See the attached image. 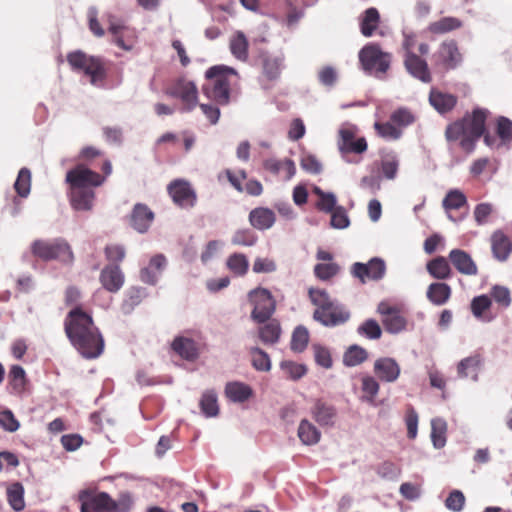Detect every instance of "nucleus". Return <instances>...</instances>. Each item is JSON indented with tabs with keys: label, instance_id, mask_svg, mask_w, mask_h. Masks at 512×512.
<instances>
[{
	"label": "nucleus",
	"instance_id": "nucleus-1",
	"mask_svg": "<svg viewBox=\"0 0 512 512\" xmlns=\"http://www.w3.org/2000/svg\"><path fill=\"white\" fill-rule=\"evenodd\" d=\"M64 329L73 347L83 357L92 359L103 352L104 340L92 316L80 306L69 311L64 321Z\"/></svg>",
	"mask_w": 512,
	"mask_h": 512
},
{
	"label": "nucleus",
	"instance_id": "nucleus-2",
	"mask_svg": "<svg viewBox=\"0 0 512 512\" xmlns=\"http://www.w3.org/2000/svg\"><path fill=\"white\" fill-rule=\"evenodd\" d=\"M205 77L207 82L202 87L204 95L218 104H227L230 87L238 78L236 70L229 66L216 65L206 71Z\"/></svg>",
	"mask_w": 512,
	"mask_h": 512
},
{
	"label": "nucleus",
	"instance_id": "nucleus-3",
	"mask_svg": "<svg viewBox=\"0 0 512 512\" xmlns=\"http://www.w3.org/2000/svg\"><path fill=\"white\" fill-rule=\"evenodd\" d=\"M311 302L317 306L313 319L324 326L334 327L347 322L350 312L342 305L334 303L322 289H309Z\"/></svg>",
	"mask_w": 512,
	"mask_h": 512
},
{
	"label": "nucleus",
	"instance_id": "nucleus-4",
	"mask_svg": "<svg viewBox=\"0 0 512 512\" xmlns=\"http://www.w3.org/2000/svg\"><path fill=\"white\" fill-rule=\"evenodd\" d=\"M31 249L36 257L44 261L59 260L71 264L74 260L71 247L64 239L36 240L32 243Z\"/></svg>",
	"mask_w": 512,
	"mask_h": 512
},
{
	"label": "nucleus",
	"instance_id": "nucleus-5",
	"mask_svg": "<svg viewBox=\"0 0 512 512\" xmlns=\"http://www.w3.org/2000/svg\"><path fill=\"white\" fill-rule=\"evenodd\" d=\"M432 61L436 71L446 73L457 69L463 61V56L455 40H445L433 54Z\"/></svg>",
	"mask_w": 512,
	"mask_h": 512
},
{
	"label": "nucleus",
	"instance_id": "nucleus-6",
	"mask_svg": "<svg viewBox=\"0 0 512 512\" xmlns=\"http://www.w3.org/2000/svg\"><path fill=\"white\" fill-rule=\"evenodd\" d=\"M488 111L483 108H476L471 114H466L462 119L467 127L468 136L462 139L460 147L467 153H471L477 140L485 132V123Z\"/></svg>",
	"mask_w": 512,
	"mask_h": 512
},
{
	"label": "nucleus",
	"instance_id": "nucleus-7",
	"mask_svg": "<svg viewBox=\"0 0 512 512\" xmlns=\"http://www.w3.org/2000/svg\"><path fill=\"white\" fill-rule=\"evenodd\" d=\"M357 126L349 123L343 124L338 131L337 147L342 155L346 157L349 154H363L368 149L367 141L364 137H357Z\"/></svg>",
	"mask_w": 512,
	"mask_h": 512
},
{
	"label": "nucleus",
	"instance_id": "nucleus-8",
	"mask_svg": "<svg viewBox=\"0 0 512 512\" xmlns=\"http://www.w3.org/2000/svg\"><path fill=\"white\" fill-rule=\"evenodd\" d=\"M359 59L366 71L385 74L390 67L391 55L383 52L378 45L369 44L362 48Z\"/></svg>",
	"mask_w": 512,
	"mask_h": 512
},
{
	"label": "nucleus",
	"instance_id": "nucleus-9",
	"mask_svg": "<svg viewBox=\"0 0 512 512\" xmlns=\"http://www.w3.org/2000/svg\"><path fill=\"white\" fill-rule=\"evenodd\" d=\"M66 182L70 186L93 189L101 186L105 182V177L91 170L86 164H78L67 172Z\"/></svg>",
	"mask_w": 512,
	"mask_h": 512
},
{
	"label": "nucleus",
	"instance_id": "nucleus-10",
	"mask_svg": "<svg viewBox=\"0 0 512 512\" xmlns=\"http://www.w3.org/2000/svg\"><path fill=\"white\" fill-rule=\"evenodd\" d=\"M377 312L381 315L382 324L387 332L397 334L406 329L407 319L399 306L383 301L379 303Z\"/></svg>",
	"mask_w": 512,
	"mask_h": 512
},
{
	"label": "nucleus",
	"instance_id": "nucleus-11",
	"mask_svg": "<svg viewBox=\"0 0 512 512\" xmlns=\"http://www.w3.org/2000/svg\"><path fill=\"white\" fill-rule=\"evenodd\" d=\"M166 95L179 98L184 107L183 110L191 111L198 102V90L194 82L185 79L177 80L165 91Z\"/></svg>",
	"mask_w": 512,
	"mask_h": 512
},
{
	"label": "nucleus",
	"instance_id": "nucleus-12",
	"mask_svg": "<svg viewBox=\"0 0 512 512\" xmlns=\"http://www.w3.org/2000/svg\"><path fill=\"white\" fill-rule=\"evenodd\" d=\"M386 272L385 262L380 258H372L368 263L356 262L352 265L351 274L362 284L367 281H378Z\"/></svg>",
	"mask_w": 512,
	"mask_h": 512
},
{
	"label": "nucleus",
	"instance_id": "nucleus-13",
	"mask_svg": "<svg viewBox=\"0 0 512 512\" xmlns=\"http://www.w3.org/2000/svg\"><path fill=\"white\" fill-rule=\"evenodd\" d=\"M81 512H111L113 499L106 492L88 490L79 493Z\"/></svg>",
	"mask_w": 512,
	"mask_h": 512
},
{
	"label": "nucleus",
	"instance_id": "nucleus-14",
	"mask_svg": "<svg viewBox=\"0 0 512 512\" xmlns=\"http://www.w3.org/2000/svg\"><path fill=\"white\" fill-rule=\"evenodd\" d=\"M173 202L182 208H191L196 202V193L187 181L175 180L168 186Z\"/></svg>",
	"mask_w": 512,
	"mask_h": 512
},
{
	"label": "nucleus",
	"instance_id": "nucleus-15",
	"mask_svg": "<svg viewBox=\"0 0 512 512\" xmlns=\"http://www.w3.org/2000/svg\"><path fill=\"white\" fill-rule=\"evenodd\" d=\"M404 67L407 72L423 83H430L432 75L425 59L421 58L415 52H409L404 55Z\"/></svg>",
	"mask_w": 512,
	"mask_h": 512
},
{
	"label": "nucleus",
	"instance_id": "nucleus-16",
	"mask_svg": "<svg viewBox=\"0 0 512 512\" xmlns=\"http://www.w3.org/2000/svg\"><path fill=\"white\" fill-rule=\"evenodd\" d=\"M448 259L462 275L476 276L479 272L478 266L471 255L462 249H452L449 252Z\"/></svg>",
	"mask_w": 512,
	"mask_h": 512
},
{
	"label": "nucleus",
	"instance_id": "nucleus-17",
	"mask_svg": "<svg viewBox=\"0 0 512 512\" xmlns=\"http://www.w3.org/2000/svg\"><path fill=\"white\" fill-rule=\"evenodd\" d=\"M493 257L499 262L508 260L512 252V239L502 230H496L490 237Z\"/></svg>",
	"mask_w": 512,
	"mask_h": 512
},
{
	"label": "nucleus",
	"instance_id": "nucleus-18",
	"mask_svg": "<svg viewBox=\"0 0 512 512\" xmlns=\"http://www.w3.org/2000/svg\"><path fill=\"white\" fill-rule=\"evenodd\" d=\"M99 280L105 290L116 293L124 284V274L118 265H107L102 269Z\"/></svg>",
	"mask_w": 512,
	"mask_h": 512
},
{
	"label": "nucleus",
	"instance_id": "nucleus-19",
	"mask_svg": "<svg viewBox=\"0 0 512 512\" xmlns=\"http://www.w3.org/2000/svg\"><path fill=\"white\" fill-rule=\"evenodd\" d=\"M263 168L275 176H280L283 180H290L296 173V166L292 159L286 158L279 160L269 158L263 161Z\"/></svg>",
	"mask_w": 512,
	"mask_h": 512
},
{
	"label": "nucleus",
	"instance_id": "nucleus-20",
	"mask_svg": "<svg viewBox=\"0 0 512 512\" xmlns=\"http://www.w3.org/2000/svg\"><path fill=\"white\" fill-rule=\"evenodd\" d=\"M69 199L73 209L89 211L93 208L95 192L93 189L70 186Z\"/></svg>",
	"mask_w": 512,
	"mask_h": 512
},
{
	"label": "nucleus",
	"instance_id": "nucleus-21",
	"mask_svg": "<svg viewBox=\"0 0 512 512\" xmlns=\"http://www.w3.org/2000/svg\"><path fill=\"white\" fill-rule=\"evenodd\" d=\"M262 75L268 81H274L279 78L284 57L281 53L273 54L269 52H261Z\"/></svg>",
	"mask_w": 512,
	"mask_h": 512
},
{
	"label": "nucleus",
	"instance_id": "nucleus-22",
	"mask_svg": "<svg viewBox=\"0 0 512 512\" xmlns=\"http://www.w3.org/2000/svg\"><path fill=\"white\" fill-rule=\"evenodd\" d=\"M374 373L382 381L394 382L400 375V366L393 358H379L374 363Z\"/></svg>",
	"mask_w": 512,
	"mask_h": 512
},
{
	"label": "nucleus",
	"instance_id": "nucleus-23",
	"mask_svg": "<svg viewBox=\"0 0 512 512\" xmlns=\"http://www.w3.org/2000/svg\"><path fill=\"white\" fill-rule=\"evenodd\" d=\"M442 207L447 213L450 220L456 222L462 220L463 217H454L452 212L468 207L467 197L459 189H451L447 192L442 201Z\"/></svg>",
	"mask_w": 512,
	"mask_h": 512
},
{
	"label": "nucleus",
	"instance_id": "nucleus-24",
	"mask_svg": "<svg viewBox=\"0 0 512 512\" xmlns=\"http://www.w3.org/2000/svg\"><path fill=\"white\" fill-rule=\"evenodd\" d=\"M154 219V213L145 205L138 203L131 213V225L140 233H145Z\"/></svg>",
	"mask_w": 512,
	"mask_h": 512
},
{
	"label": "nucleus",
	"instance_id": "nucleus-25",
	"mask_svg": "<svg viewBox=\"0 0 512 512\" xmlns=\"http://www.w3.org/2000/svg\"><path fill=\"white\" fill-rule=\"evenodd\" d=\"M450 263L449 259L444 256H437L427 262L426 270L432 278L443 282L453 275Z\"/></svg>",
	"mask_w": 512,
	"mask_h": 512
},
{
	"label": "nucleus",
	"instance_id": "nucleus-26",
	"mask_svg": "<svg viewBox=\"0 0 512 512\" xmlns=\"http://www.w3.org/2000/svg\"><path fill=\"white\" fill-rule=\"evenodd\" d=\"M276 309V301L268 289L258 287V324L271 318Z\"/></svg>",
	"mask_w": 512,
	"mask_h": 512
},
{
	"label": "nucleus",
	"instance_id": "nucleus-27",
	"mask_svg": "<svg viewBox=\"0 0 512 512\" xmlns=\"http://www.w3.org/2000/svg\"><path fill=\"white\" fill-rule=\"evenodd\" d=\"M430 104L441 114L452 111L457 105L458 98L449 93L432 89L429 94Z\"/></svg>",
	"mask_w": 512,
	"mask_h": 512
},
{
	"label": "nucleus",
	"instance_id": "nucleus-28",
	"mask_svg": "<svg viewBox=\"0 0 512 512\" xmlns=\"http://www.w3.org/2000/svg\"><path fill=\"white\" fill-rule=\"evenodd\" d=\"M166 264L167 260L163 254L155 255L151 258L149 265L141 270V280L150 285L155 284Z\"/></svg>",
	"mask_w": 512,
	"mask_h": 512
},
{
	"label": "nucleus",
	"instance_id": "nucleus-29",
	"mask_svg": "<svg viewBox=\"0 0 512 512\" xmlns=\"http://www.w3.org/2000/svg\"><path fill=\"white\" fill-rule=\"evenodd\" d=\"M452 295L450 285L445 282H433L426 291L427 299L436 306H442L449 301Z\"/></svg>",
	"mask_w": 512,
	"mask_h": 512
},
{
	"label": "nucleus",
	"instance_id": "nucleus-30",
	"mask_svg": "<svg viewBox=\"0 0 512 512\" xmlns=\"http://www.w3.org/2000/svg\"><path fill=\"white\" fill-rule=\"evenodd\" d=\"M311 414L321 426L333 425L336 418L335 408L322 400H317L311 408Z\"/></svg>",
	"mask_w": 512,
	"mask_h": 512
},
{
	"label": "nucleus",
	"instance_id": "nucleus-31",
	"mask_svg": "<svg viewBox=\"0 0 512 512\" xmlns=\"http://www.w3.org/2000/svg\"><path fill=\"white\" fill-rule=\"evenodd\" d=\"M252 394V388L242 382H228L225 386V395L232 402L242 403L249 399Z\"/></svg>",
	"mask_w": 512,
	"mask_h": 512
},
{
	"label": "nucleus",
	"instance_id": "nucleus-32",
	"mask_svg": "<svg viewBox=\"0 0 512 512\" xmlns=\"http://www.w3.org/2000/svg\"><path fill=\"white\" fill-rule=\"evenodd\" d=\"M172 349L183 359L194 360L198 356V348L196 343L185 337H176L172 342Z\"/></svg>",
	"mask_w": 512,
	"mask_h": 512
},
{
	"label": "nucleus",
	"instance_id": "nucleus-33",
	"mask_svg": "<svg viewBox=\"0 0 512 512\" xmlns=\"http://www.w3.org/2000/svg\"><path fill=\"white\" fill-rule=\"evenodd\" d=\"M380 24V14L374 7L364 11L360 20V30L365 37H371Z\"/></svg>",
	"mask_w": 512,
	"mask_h": 512
},
{
	"label": "nucleus",
	"instance_id": "nucleus-34",
	"mask_svg": "<svg viewBox=\"0 0 512 512\" xmlns=\"http://www.w3.org/2000/svg\"><path fill=\"white\" fill-rule=\"evenodd\" d=\"M84 74L89 77L90 83L93 86L103 87L107 77V71L103 59L95 56Z\"/></svg>",
	"mask_w": 512,
	"mask_h": 512
},
{
	"label": "nucleus",
	"instance_id": "nucleus-35",
	"mask_svg": "<svg viewBox=\"0 0 512 512\" xmlns=\"http://www.w3.org/2000/svg\"><path fill=\"white\" fill-rule=\"evenodd\" d=\"M248 40L241 31H236L230 38L229 48L232 55L240 61L248 58Z\"/></svg>",
	"mask_w": 512,
	"mask_h": 512
},
{
	"label": "nucleus",
	"instance_id": "nucleus-36",
	"mask_svg": "<svg viewBox=\"0 0 512 512\" xmlns=\"http://www.w3.org/2000/svg\"><path fill=\"white\" fill-rule=\"evenodd\" d=\"M481 364L479 355H473L462 359L457 366V373L460 378L471 377L477 380L478 370Z\"/></svg>",
	"mask_w": 512,
	"mask_h": 512
},
{
	"label": "nucleus",
	"instance_id": "nucleus-37",
	"mask_svg": "<svg viewBox=\"0 0 512 512\" xmlns=\"http://www.w3.org/2000/svg\"><path fill=\"white\" fill-rule=\"evenodd\" d=\"M281 335V326L278 320L265 321L264 325L258 328V336L264 343L274 344L278 342Z\"/></svg>",
	"mask_w": 512,
	"mask_h": 512
},
{
	"label": "nucleus",
	"instance_id": "nucleus-38",
	"mask_svg": "<svg viewBox=\"0 0 512 512\" xmlns=\"http://www.w3.org/2000/svg\"><path fill=\"white\" fill-rule=\"evenodd\" d=\"M462 26L461 20L456 17H443L437 21L431 22L427 30L432 34H445Z\"/></svg>",
	"mask_w": 512,
	"mask_h": 512
},
{
	"label": "nucleus",
	"instance_id": "nucleus-39",
	"mask_svg": "<svg viewBox=\"0 0 512 512\" xmlns=\"http://www.w3.org/2000/svg\"><path fill=\"white\" fill-rule=\"evenodd\" d=\"M95 56L88 55L81 50H76L67 54V62L71 69L76 72L85 73Z\"/></svg>",
	"mask_w": 512,
	"mask_h": 512
},
{
	"label": "nucleus",
	"instance_id": "nucleus-40",
	"mask_svg": "<svg viewBox=\"0 0 512 512\" xmlns=\"http://www.w3.org/2000/svg\"><path fill=\"white\" fill-rule=\"evenodd\" d=\"M320 431L308 420L304 419L300 422L298 428V437L305 445L317 444L320 440Z\"/></svg>",
	"mask_w": 512,
	"mask_h": 512
},
{
	"label": "nucleus",
	"instance_id": "nucleus-41",
	"mask_svg": "<svg viewBox=\"0 0 512 512\" xmlns=\"http://www.w3.org/2000/svg\"><path fill=\"white\" fill-rule=\"evenodd\" d=\"M447 424L441 418H435L431 421V440L435 448H442L446 444Z\"/></svg>",
	"mask_w": 512,
	"mask_h": 512
},
{
	"label": "nucleus",
	"instance_id": "nucleus-42",
	"mask_svg": "<svg viewBox=\"0 0 512 512\" xmlns=\"http://www.w3.org/2000/svg\"><path fill=\"white\" fill-rule=\"evenodd\" d=\"M7 500L15 511H22L25 507L24 488L21 483L15 482L7 489Z\"/></svg>",
	"mask_w": 512,
	"mask_h": 512
},
{
	"label": "nucleus",
	"instance_id": "nucleus-43",
	"mask_svg": "<svg viewBox=\"0 0 512 512\" xmlns=\"http://www.w3.org/2000/svg\"><path fill=\"white\" fill-rule=\"evenodd\" d=\"M367 358L368 353L364 348L358 345H352L344 353L343 363L348 367H354L365 362Z\"/></svg>",
	"mask_w": 512,
	"mask_h": 512
},
{
	"label": "nucleus",
	"instance_id": "nucleus-44",
	"mask_svg": "<svg viewBox=\"0 0 512 512\" xmlns=\"http://www.w3.org/2000/svg\"><path fill=\"white\" fill-rule=\"evenodd\" d=\"M200 409L204 416L215 417L219 413L217 395L213 391H206L200 399Z\"/></svg>",
	"mask_w": 512,
	"mask_h": 512
},
{
	"label": "nucleus",
	"instance_id": "nucleus-45",
	"mask_svg": "<svg viewBox=\"0 0 512 512\" xmlns=\"http://www.w3.org/2000/svg\"><path fill=\"white\" fill-rule=\"evenodd\" d=\"M492 306V300L488 295H479L472 299L470 309L474 317L480 320H490L486 318L484 313L488 311Z\"/></svg>",
	"mask_w": 512,
	"mask_h": 512
},
{
	"label": "nucleus",
	"instance_id": "nucleus-46",
	"mask_svg": "<svg viewBox=\"0 0 512 512\" xmlns=\"http://www.w3.org/2000/svg\"><path fill=\"white\" fill-rule=\"evenodd\" d=\"M9 385L15 393H21L26 385V373L20 365L11 366L8 374Z\"/></svg>",
	"mask_w": 512,
	"mask_h": 512
},
{
	"label": "nucleus",
	"instance_id": "nucleus-47",
	"mask_svg": "<svg viewBox=\"0 0 512 512\" xmlns=\"http://www.w3.org/2000/svg\"><path fill=\"white\" fill-rule=\"evenodd\" d=\"M374 129L377 135L386 140H398L402 136V131L397 128L391 120L387 122H375Z\"/></svg>",
	"mask_w": 512,
	"mask_h": 512
},
{
	"label": "nucleus",
	"instance_id": "nucleus-48",
	"mask_svg": "<svg viewBox=\"0 0 512 512\" xmlns=\"http://www.w3.org/2000/svg\"><path fill=\"white\" fill-rule=\"evenodd\" d=\"M309 342V332L306 327L297 326L291 337L290 348L292 351L300 353L303 352Z\"/></svg>",
	"mask_w": 512,
	"mask_h": 512
},
{
	"label": "nucleus",
	"instance_id": "nucleus-49",
	"mask_svg": "<svg viewBox=\"0 0 512 512\" xmlns=\"http://www.w3.org/2000/svg\"><path fill=\"white\" fill-rule=\"evenodd\" d=\"M467 136L468 131L463 119L457 120L446 127L445 137L449 142L458 140L461 142Z\"/></svg>",
	"mask_w": 512,
	"mask_h": 512
},
{
	"label": "nucleus",
	"instance_id": "nucleus-50",
	"mask_svg": "<svg viewBox=\"0 0 512 512\" xmlns=\"http://www.w3.org/2000/svg\"><path fill=\"white\" fill-rule=\"evenodd\" d=\"M390 120L397 128H400L403 132L404 128L414 123L415 116L409 109L399 108L392 112L390 115Z\"/></svg>",
	"mask_w": 512,
	"mask_h": 512
},
{
	"label": "nucleus",
	"instance_id": "nucleus-51",
	"mask_svg": "<svg viewBox=\"0 0 512 512\" xmlns=\"http://www.w3.org/2000/svg\"><path fill=\"white\" fill-rule=\"evenodd\" d=\"M17 194L21 197H27L31 189V172L28 168H22L14 183Z\"/></svg>",
	"mask_w": 512,
	"mask_h": 512
},
{
	"label": "nucleus",
	"instance_id": "nucleus-52",
	"mask_svg": "<svg viewBox=\"0 0 512 512\" xmlns=\"http://www.w3.org/2000/svg\"><path fill=\"white\" fill-rule=\"evenodd\" d=\"M227 267L235 275L242 276L248 271L249 263L245 255L235 253L228 258Z\"/></svg>",
	"mask_w": 512,
	"mask_h": 512
},
{
	"label": "nucleus",
	"instance_id": "nucleus-53",
	"mask_svg": "<svg viewBox=\"0 0 512 512\" xmlns=\"http://www.w3.org/2000/svg\"><path fill=\"white\" fill-rule=\"evenodd\" d=\"M490 298L503 308L509 307L512 301L510 290L502 285H494L491 287Z\"/></svg>",
	"mask_w": 512,
	"mask_h": 512
},
{
	"label": "nucleus",
	"instance_id": "nucleus-54",
	"mask_svg": "<svg viewBox=\"0 0 512 512\" xmlns=\"http://www.w3.org/2000/svg\"><path fill=\"white\" fill-rule=\"evenodd\" d=\"M360 335L368 339L376 340L382 335V330L378 322L374 319L364 321L357 329Z\"/></svg>",
	"mask_w": 512,
	"mask_h": 512
},
{
	"label": "nucleus",
	"instance_id": "nucleus-55",
	"mask_svg": "<svg viewBox=\"0 0 512 512\" xmlns=\"http://www.w3.org/2000/svg\"><path fill=\"white\" fill-rule=\"evenodd\" d=\"M339 270L340 268L336 263H319L314 267V274L320 280L326 281L337 275Z\"/></svg>",
	"mask_w": 512,
	"mask_h": 512
},
{
	"label": "nucleus",
	"instance_id": "nucleus-56",
	"mask_svg": "<svg viewBox=\"0 0 512 512\" xmlns=\"http://www.w3.org/2000/svg\"><path fill=\"white\" fill-rule=\"evenodd\" d=\"M314 193L319 196L316 206L320 211L332 212L335 209L336 198L333 194L325 193L318 187H315Z\"/></svg>",
	"mask_w": 512,
	"mask_h": 512
},
{
	"label": "nucleus",
	"instance_id": "nucleus-57",
	"mask_svg": "<svg viewBox=\"0 0 512 512\" xmlns=\"http://www.w3.org/2000/svg\"><path fill=\"white\" fill-rule=\"evenodd\" d=\"M88 27L91 33L96 37H103L105 30L101 26L98 20V9L95 6H91L87 11Z\"/></svg>",
	"mask_w": 512,
	"mask_h": 512
},
{
	"label": "nucleus",
	"instance_id": "nucleus-58",
	"mask_svg": "<svg viewBox=\"0 0 512 512\" xmlns=\"http://www.w3.org/2000/svg\"><path fill=\"white\" fill-rule=\"evenodd\" d=\"M281 368L293 380H298L302 378L307 372V368L305 365L298 364L292 361L282 362Z\"/></svg>",
	"mask_w": 512,
	"mask_h": 512
},
{
	"label": "nucleus",
	"instance_id": "nucleus-59",
	"mask_svg": "<svg viewBox=\"0 0 512 512\" xmlns=\"http://www.w3.org/2000/svg\"><path fill=\"white\" fill-rule=\"evenodd\" d=\"M496 133L503 142L510 141L512 139V121L500 116L497 119Z\"/></svg>",
	"mask_w": 512,
	"mask_h": 512
},
{
	"label": "nucleus",
	"instance_id": "nucleus-60",
	"mask_svg": "<svg viewBox=\"0 0 512 512\" xmlns=\"http://www.w3.org/2000/svg\"><path fill=\"white\" fill-rule=\"evenodd\" d=\"M465 504V496L459 490L452 491L445 501V506L452 511L459 512Z\"/></svg>",
	"mask_w": 512,
	"mask_h": 512
},
{
	"label": "nucleus",
	"instance_id": "nucleus-61",
	"mask_svg": "<svg viewBox=\"0 0 512 512\" xmlns=\"http://www.w3.org/2000/svg\"><path fill=\"white\" fill-rule=\"evenodd\" d=\"M105 256L106 259L110 262L119 263L121 262L126 255V251L123 245L120 244H110L105 247Z\"/></svg>",
	"mask_w": 512,
	"mask_h": 512
},
{
	"label": "nucleus",
	"instance_id": "nucleus-62",
	"mask_svg": "<svg viewBox=\"0 0 512 512\" xmlns=\"http://www.w3.org/2000/svg\"><path fill=\"white\" fill-rule=\"evenodd\" d=\"M331 213V225L337 229H344L349 225V218L343 207H336Z\"/></svg>",
	"mask_w": 512,
	"mask_h": 512
},
{
	"label": "nucleus",
	"instance_id": "nucleus-63",
	"mask_svg": "<svg viewBox=\"0 0 512 512\" xmlns=\"http://www.w3.org/2000/svg\"><path fill=\"white\" fill-rule=\"evenodd\" d=\"M362 391L369 401H373L379 391V383L371 376L363 377Z\"/></svg>",
	"mask_w": 512,
	"mask_h": 512
},
{
	"label": "nucleus",
	"instance_id": "nucleus-64",
	"mask_svg": "<svg viewBox=\"0 0 512 512\" xmlns=\"http://www.w3.org/2000/svg\"><path fill=\"white\" fill-rule=\"evenodd\" d=\"M133 499L129 493H122L117 500L113 499L111 512H129Z\"/></svg>",
	"mask_w": 512,
	"mask_h": 512
}]
</instances>
